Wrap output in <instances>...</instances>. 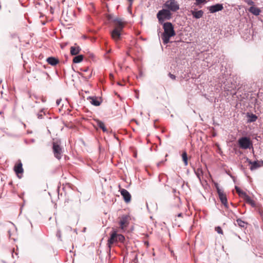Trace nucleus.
Listing matches in <instances>:
<instances>
[{"label":"nucleus","instance_id":"nucleus-1","mask_svg":"<svg viewBox=\"0 0 263 263\" xmlns=\"http://www.w3.org/2000/svg\"><path fill=\"white\" fill-rule=\"evenodd\" d=\"M164 32L161 35V39L164 44H167L170 42L171 37L176 35L174 27L171 22H166L162 24Z\"/></svg>","mask_w":263,"mask_h":263},{"label":"nucleus","instance_id":"nucleus-2","mask_svg":"<svg viewBox=\"0 0 263 263\" xmlns=\"http://www.w3.org/2000/svg\"><path fill=\"white\" fill-rule=\"evenodd\" d=\"M115 28L111 32V37L116 41H118L121 37V32L124 28V21L122 19L115 18L113 20Z\"/></svg>","mask_w":263,"mask_h":263},{"label":"nucleus","instance_id":"nucleus-3","mask_svg":"<svg viewBox=\"0 0 263 263\" xmlns=\"http://www.w3.org/2000/svg\"><path fill=\"white\" fill-rule=\"evenodd\" d=\"M172 13L169 10L162 9L158 11L157 14V17L160 24L165 23V21L170 20L172 17Z\"/></svg>","mask_w":263,"mask_h":263},{"label":"nucleus","instance_id":"nucleus-4","mask_svg":"<svg viewBox=\"0 0 263 263\" xmlns=\"http://www.w3.org/2000/svg\"><path fill=\"white\" fill-rule=\"evenodd\" d=\"M125 239L124 236L122 234H118L116 231H113L110 235L109 239L108 240L107 245L110 248L111 245L118 241L123 242Z\"/></svg>","mask_w":263,"mask_h":263},{"label":"nucleus","instance_id":"nucleus-5","mask_svg":"<svg viewBox=\"0 0 263 263\" xmlns=\"http://www.w3.org/2000/svg\"><path fill=\"white\" fill-rule=\"evenodd\" d=\"M170 11L176 12L179 9V5L175 0H168L163 5Z\"/></svg>","mask_w":263,"mask_h":263},{"label":"nucleus","instance_id":"nucleus-6","mask_svg":"<svg viewBox=\"0 0 263 263\" xmlns=\"http://www.w3.org/2000/svg\"><path fill=\"white\" fill-rule=\"evenodd\" d=\"M238 143L241 148L245 149L249 148L251 144L250 139L247 137L239 138L238 140Z\"/></svg>","mask_w":263,"mask_h":263},{"label":"nucleus","instance_id":"nucleus-7","mask_svg":"<svg viewBox=\"0 0 263 263\" xmlns=\"http://www.w3.org/2000/svg\"><path fill=\"white\" fill-rule=\"evenodd\" d=\"M53 152L56 158L60 160L61 158L62 151L61 147L57 143H53Z\"/></svg>","mask_w":263,"mask_h":263},{"label":"nucleus","instance_id":"nucleus-8","mask_svg":"<svg viewBox=\"0 0 263 263\" xmlns=\"http://www.w3.org/2000/svg\"><path fill=\"white\" fill-rule=\"evenodd\" d=\"M217 192L218 194L219 198L221 202V203L224 204L226 206H227V198L226 195L224 193V192L220 189L218 185L217 184L216 185Z\"/></svg>","mask_w":263,"mask_h":263},{"label":"nucleus","instance_id":"nucleus-9","mask_svg":"<svg viewBox=\"0 0 263 263\" xmlns=\"http://www.w3.org/2000/svg\"><path fill=\"white\" fill-rule=\"evenodd\" d=\"M223 9V6L221 4H216L208 7V9L211 13H214L219 11H221Z\"/></svg>","mask_w":263,"mask_h":263},{"label":"nucleus","instance_id":"nucleus-10","mask_svg":"<svg viewBox=\"0 0 263 263\" xmlns=\"http://www.w3.org/2000/svg\"><path fill=\"white\" fill-rule=\"evenodd\" d=\"M120 193L125 202L128 203L130 201L131 195L126 190L122 189L121 190Z\"/></svg>","mask_w":263,"mask_h":263},{"label":"nucleus","instance_id":"nucleus-11","mask_svg":"<svg viewBox=\"0 0 263 263\" xmlns=\"http://www.w3.org/2000/svg\"><path fill=\"white\" fill-rule=\"evenodd\" d=\"M247 161L249 162V163L251 165L250 167V169L251 171L256 170L258 168H259L262 166L261 163H260V161H252L248 158H247Z\"/></svg>","mask_w":263,"mask_h":263},{"label":"nucleus","instance_id":"nucleus-12","mask_svg":"<svg viewBox=\"0 0 263 263\" xmlns=\"http://www.w3.org/2000/svg\"><path fill=\"white\" fill-rule=\"evenodd\" d=\"M128 219L129 217L127 215H124L121 218L119 224L122 229L127 226L128 224Z\"/></svg>","mask_w":263,"mask_h":263},{"label":"nucleus","instance_id":"nucleus-13","mask_svg":"<svg viewBox=\"0 0 263 263\" xmlns=\"http://www.w3.org/2000/svg\"><path fill=\"white\" fill-rule=\"evenodd\" d=\"M81 50V48L75 44L74 46L70 47V54L72 55H77L79 53Z\"/></svg>","mask_w":263,"mask_h":263},{"label":"nucleus","instance_id":"nucleus-14","mask_svg":"<svg viewBox=\"0 0 263 263\" xmlns=\"http://www.w3.org/2000/svg\"><path fill=\"white\" fill-rule=\"evenodd\" d=\"M246 203L250 204L252 207L254 208L256 206V203L254 200H253L250 196H249L247 193L242 197Z\"/></svg>","mask_w":263,"mask_h":263},{"label":"nucleus","instance_id":"nucleus-15","mask_svg":"<svg viewBox=\"0 0 263 263\" xmlns=\"http://www.w3.org/2000/svg\"><path fill=\"white\" fill-rule=\"evenodd\" d=\"M247 122L251 123L256 121L257 119V116L253 114L247 112Z\"/></svg>","mask_w":263,"mask_h":263},{"label":"nucleus","instance_id":"nucleus-16","mask_svg":"<svg viewBox=\"0 0 263 263\" xmlns=\"http://www.w3.org/2000/svg\"><path fill=\"white\" fill-rule=\"evenodd\" d=\"M191 13L193 15V17H194L195 18H197V19H198V18H200L202 17L204 12L201 10H198V11H194V10H192L191 11Z\"/></svg>","mask_w":263,"mask_h":263},{"label":"nucleus","instance_id":"nucleus-17","mask_svg":"<svg viewBox=\"0 0 263 263\" xmlns=\"http://www.w3.org/2000/svg\"><path fill=\"white\" fill-rule=\"evenodd\" d=\"M88 99L89 100L90 103L95 106H98L101 104V101L96 97H89Z\"/></svg>","mask_w":263,"mask_h":263},{"label":"nucleus","instance_id":"nucleus-18","mask_svg":"<svg viewBox=\"0 0 263 263\" xmlns=\"http://www.w3.org/2000/svg\"><path fill=\"white\" fill-rule=\"evenodd\" d=\"M46 61L48 64H50L52 66H55L59 63L58 59L52 57L48 58Z\"/></svg>","mask_w":263,"mask_h":263},{"label":"nucleus","instance_id":"nucleus-19","mask_svg":"<svg viewBox=\"0 0 263 263\" xmlns=\"http://www.w3.org/2000/svg\"><path fill=\"white\" fill-rule=\"evenodd\" d=\"M14 171L17 175H18V174L22 173L23 172L22 163L21 162L18 163L17 165H16L14 166Z\"/></svg>","mask_w":263,"mask_h":263},{"label":"nucleus","instance_id":"nucleus-20","mask_svg":"<svg viewBox=\"0 0 263 263\" xmlns=\"http://www.w3.org/2000/svg\"><path fill=\"white\" fill-rule=\"evenodd\" d=\"M249 11L255 15H258L260 13V10L259 8L253 6L249 8Z\"/></svg>","mask_w":263,"mask_h":263},{"label":"nucleus","instance_id":"nucleus-21","mask_svg":"<svg viewBox=\"0 0 263 263\" xmlns=\"http://www.w3.org/2000/svg\"><path fill=\"white\" fill-rule=\"evenodd\" d=\"M97 126L101 128L104 132H107V129L105 127L104 123L103 122L98 120H97Z\"/></svg>","mask_w":263,"mask_h":263},{"label":"nucleus","instance_id":"nucleus-22","mask_svg":"<svg viewBox=\"0 0 263 263\" xmlns=\"http://www.w3.org/2000/svg\"><path fill=\"white\" fill-rule=\"evenodd\" d=\"M83 55H78L74 57L73 59V62L74 63H79L83 61Z\"/></svg>","mask_w":263,"mask_h":263},{"label":"nucleus","instance_id":"nucleus-23","mask_svg":"<svg viewBox=\"0 0 263 263\" xmlns=\"http://www.w3.org/2000/svg\"><path fill=\"white\" fill-rule=\"evenodd\" d=\"M235 190H236V191L237 193H238V194L239 195V196L240 197H241V198H242L244 195H245V194H246V192H243V191H241V190H240V189L239 187H238L237 186H235Z\"/></svg>","mask_w":263,"mask_h":263},{"label":"nucleus","instance_id":"nucleus-24","mask_svg":"<svg viewBox=\"0 0 263 263\" xmlns=\"http://www.w3.org/2000/svg\"><path fill=\"white\" fill-rule=\"evenodd\" d=\"M196 2L194 3V5L201 7V5L205 4L206 3V0H195Z\"/></svg>","mask_w":263,"mask_h":263},{"label":"nucleus","instance_id":"nucleus-25","mask_svg":"<svg viewBox=\"0 0 263 263\" xmlns=\"http://www.w3.org/2000/svg\"><path fill=\"white\" fill-rule=\"evenodd\" d=\"M182 159L185 166L187 165V156L185 152H183L182 155Z\"/></svg>","mask_w":263,"mask_h":263},{"label":"nucleus","instance_id":"nucleus-26","mask_svg":"<svg viewBox=\"0 0 263 263\" xmlns=\"http://www.w3.org/2000/svg\"><path fill=\"white\" fill-rule=\"evenodd\" d=\"M237 224L241 228H244L246 224V223H245L243 221L241 220L240 219H238L236 220Z\"/></svg>","mask_w":263,"mask_h":263},{"label":"nucleus","instance_id":"nucleus-27","mask_svg":"<svg viewBox=\"0 0 263 263\" xmlns=\"http://www.w3.org/2000/svg\"><path fill=\"white\" fill-rule=\"evenodd\" d=\"M215 229L218 233L220 234H222V230L220 227H216Z\"/></svg>","mask_w":263,"mask_h":263},{"label":"nucleus","instance_id":"nucleus-28","mask_svg":"<svg viewBox=\"0 0 263 263\" xmlns=\"http://www.w3.org/2000/svg\"><path fill=\"white\" fill-rule=\"evenodd\" d=\"M168 76L172 79L175 80L176 79V76L171 73H168Z\"/></svg>","mask_w":263,"mask_h":263},{"label":"nucleus","instance_id":"nucleus-29","mask_svg":"<svg viewBox=\"0 0 263 263\" xmlns=\"http://www.w3.org/2000/svg\"><path fill=\"white\" fill-rule=\"evenodd\" d=\"M44 115H45V114H42V113H39L37 114V118L40 119H41L43 118V116Z\"/></svg>","mask_w":263,"mask_h":263},{"label":"nucleus","instance_id":"nucleus-30","mask_svg":"<svg viewBox=\"0 0 263 263\" xmlns=\"http://www.w3.org/2000/svg\"><path fill=\"white\" fill-rule=\"evenodd\" d=\"M57 237H58V238L59 239H61V231H58L57 232Z\"/></svg>","mask_w":263,"mask_h":263},{"label":"nucleus","instance_id":"nucleus-31","mask_svg":"<svg viewBox=\"0 0 263 263\" xmlns=\"http://www.w3.org/2000/svg\"><path fill=\"white\" fill-rule=\"evenodd\" d=\"M61 101V99H58L57 100L56 103H57V105H59L60 104Z\"/></svg>","mask_w":263,"mask_h":263},{"label":"nucleus","instance_id":"nucleus-32","mask_svg":"<svg viewBox=\"0 0 263 263\" xmlns=\"http://www.w3.org/2000/svg\"><path fill=\"white\" fill-rule=\"evenodd\" d=\"M248 4H249V5H252L253 4V2L251 0H249L248 1Z\"/></svg>","mask_w":263,"mask_h":263},{"label":"nucleus","instance_id":"nucleus-33","mask_svg":"<svg viewBox=\"0 0 263 263\" xmlns=\"http://www.w3.org/2000/svg\"><path fill=\"white\" fill-rule=\"evenodd\" d=\"M91 76V74H89L87 76H85V79H88L90 78Z\"/></svg>","mask_w":263,"mask_h":263},{"label":"nucleus","instance_id":"nucleus-34","mask_svg":"<svg viewBox=\"0 0 263 263\" xmlns=\"http://www.w3.org/2000/svg\"><path fill=\"white\" fill-rule=\"evenodd\" d=\"M163 163V161H161V162H160L158 163H157V166H160V165H161V163Z\"/></svg>","mask_w":263,"mask_h":263},{"label":"nucleus","instance_id":"nucleus-35","mask_svg":"<svg viewBox=\"0 0 263 263\" xmlns=\"http://www.w3.org/2000/svg\"><path fill=\"white\" fill-rule=\"evenodd\" d=\"M182 213H179L178 214L177 216L178 217H182Z\"/></svg>","mask_w":263,"mask_h":263},{"label":"nucleus","instance_id":"nucleus-36","mask_svg":"<svg viewBox=\"0 0 263 263\" xmlns=\"http://www.w3.org/2000/svg\"><path fill=\"white\" fill-rule=\"evenodd\" d=\"M128 1L130 3V6H129V7H130L132 4V2H133V0H128Z\"/></svg>","mask_w":263,"mask_h":263},{"label":"nucleus","instance_id":"nucleus-37","mask_svg":"<svg viewBox=\"0 0 263 263\" xmlns=\"http://www.w3.org/2000/svg\"><path fill=\"white\" fill-rule=\"evenodd\" d=\"M30 141H31V142L33 143V142H34L35 140H34V139H31V140H30Z\"/></svg>","mask_w":263,"mask_h":263},{"label":"nucleus","instance_id":"nucleus-38","mask_svg":"<svg viewBox=\"0 0 263 263\" xmlns=\"http://www.w3.org/2000/svg\"><path fill=\"white\" fill-rule=\"evenodd\" d=\"M8 233H9V237H11V234H10V231H8Z\"/></svg>","mask_w":263,"mask_h":263},{"label":"nucleus","instance_id":"nucleus-39","mask_svg":"<svg viewBox=\"0 0 263 263\" xmlns=\"http://www.w3.org/2000/svg\"><path fill=\"white\" fill-rule=\"evenodd\" d=\"M260 163H261L262 166L263 165V161H260Z\"/></svg>","mask_w":263,"mask_h":263},{"label":"nucleus","instance_id":"nucleus-40","mask_svg":"<svg viewBox=\"0 0 263 263\" xmlns=\"http://www.w3.org/2000/svg\"><path fill=\"white\" fill-rule=\"evenodd\" d=\"M137 260V256H136L135 258V261Z\"/></svg>","mask_w":263,"mask_h":263}]
</instances>
